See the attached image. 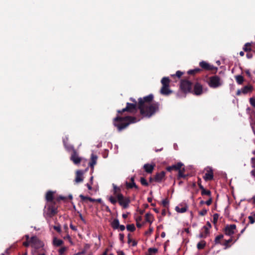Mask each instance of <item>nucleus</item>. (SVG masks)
<instances>
[{"label": "nucleus", "mask_w": 255, "mask_h": 255, "mask_svg": "<svg viewBox=\"0 0 255 255\" xmlns=\"http://www.w3.org/2000/svg\"><path fill=\"white\" fill-rule=\"evenodd\" d=\"M70 228L73 230V231H76L77 230V228L76 227H75V226H74L73 225H72V224H71L70 225Z\"/></svg>", "instance_id": "nucleus-58"}, {"label": "nucleus", "mask_w": 255, "mask_h": 255, "mask_svg": "<svg viewBox=\"0 0 255 255\" xmlns=\"http://www.w3.org/2000/svg\"><path fill=\"white\" fill-rule=\"evenodd\" d=\"M235 79L236 80L237 83L239 85L243 84L244 81V78L242 75H237L235 76Z\"/></svg>", "instance_id": "nucleus-29"}, {"label": "nucleus", "mask_w": 255, "mask_h": 255, "mask_svg": "<svg viewBox=\"0 0 255 255\" xmlns=\"http://www.w3.org/2000/svg\"><path fill=\"white\" fill-rule=\"evenodd\" d=\"M130 182H126L125 184L127 189H132L135 188L136 189H138V187L136 185L134 182V177L132 176L130 179Z\"/></svg>", "instance_id": "nucleus-13"}, {"label": "nucleus", "mask_w": 255, "mask_h": 255, "mask_svg": "<svg viewBox=\"0 0 255 255\" xmlns=\"http://www.w3.org/2000/svg\"><path fill=\"white\" fill-rule=\"evenodd\" d=\"M31 247L36 250L43 248L44 246V243L37 236H34L30 238Z\"/></svg>", "instance_id": "nucleus-6"}, {"label": "nucleus", "mask_w": 255, "mask_h": 255, "mask_svg": "<svg viewBox=\"0 0 255 255\" xmlns=\"http://www.w3.org/2000/svg\"><path fill=\"white\" fill-rule=\"evenodd\" d=\"M204 227H206L208 229H210L211 228V225L209 222H207L206 225Z\"/></svg>", "instance_id": "nucleus-59"}, {"label": "nucleus", "mask_w": 255, "mask_h": 255, "mask_svg": "<svg viewBox=\"0 0 255 255\" xmlns=\"http://www.w3.org/2000/svg\"><path fill=\"white\" fill-rule=\"evenodd\" d=\"M193 87V83L188 80L183 79L180 81V88L184 93H191Z\"/></svg>", "instance_id": "nucleus-5"}, {"label": "nucleus", "mask_w": 255, "mask_h": 255, "mask_svg": "<svg viewBox=\"0 0 255 255\" xmlns=\"http://www.w3.org/2000/svg\"><path fill=\"white\" fill-rule=\"evenodd\" d=\"M224 237V236L222 234H221V235H219L218 236H217L216 238H215V244H222L221 243H220V240H221L222 239H223Z\"/></svg>", "instance_id": "nucleus-39"}, {"label": "nucleus", "mask_w": 255, "mask_h": 255, "mask_svg": "<svg viewBox=\"0 0 255 255\" xmlns=\"http://www.w3.org/2000/svg\"><path fill=\"white\" fill-rule=\"evenodd\" d=\"M242 91V94L245 95L249 93H251L253 90V87L251 85L249 84L244 86L241 88Z\"/></svg>", "instance_id": "nucleus-20"}, {"label": "nucleus", "mask_w": 255, "mask_h": 255, "mask_svg": "<svg viewBox=\"0 0 255 255\" xmlns=\"http://www.w3.org/2000/svg\"><path fill=\"white\" fill-rule=\"evenodd\" d=\"M205 203L207 205L210 206L212 203V198L211 196H210L209 199L207 201H205Z\"/></svg>", "instance_id": "nucleus-50"}, {"label": "nucleus", "mask_w": 255, "mask_h": 255, "mask_svg": "<svg viewBox=\"0 0 255 255\" xmlns=\"http://www.w3.org/2000/svg\"><path fill=\"white\" fill-rule=\"evenodd\" d=\"M157 251L158 250L156 248H150L148 249V252L149 253H151V254H155L157 252Z\"/></svg>", "instance_id": "nucleus-43"}, {"label": "nucleus", "mask_w": 255, "mask_h": 255, "mask_svg": "<svg viewBox=\"0 0 255 255\" xmlns=\"http://www.w3.org/2000/svg\"><path fill=\"white\" fill-rule=\"evenodd\" d=\"M201 178H198V181H197V183H198V185L199 186V187L200 189H202L203 188H204V187L201 184Z\"/></svg>", "instance_id": "nucleus-51"}, {"label": "nucleus", "mask_w": 255, "mask_h": 255, "mask_svg": "<svg viewBox=\"0 0 255 255\" xmlns=\"http://www.w3.org/2000/svg\"><path fill=\"white\" fill-rule=\"evenodd\" d=\"M53 229L58 233H60L61 232V226L59 224L53 227Z\"/></svg>", "instance_id": "nucleus-45"}, {"label": "nucleus", "mask_w": 255, "mask_h": 255, "mask_svg": "<svg viewBox=\"0 0 255 255\" xmlns=\"http://www.w3.org/2000/svg\"><path fill=\"white\" fill-rule=\"evenodd\" d=\"M68 247L63 246L58 250L59 255H63L65 252L68 250Z\"/></svg>", "instance_id": "nucleus-35"}, {"label": "nucleus", "mask_w": 255, "mask_h": 255, "mask_svg": "<svg viewBox=\"0 0 255 255\" xmlns=\"http://www.w3.org/2000/svg\"><path fill=\"white\" fill-rule=\"evenodd\" d=\"M207 211L208 210L207 209H203L201 211L199 212V214L202 216H205L207 213Z\"/></svg>", "instance_id": "nucleus-44"}, {"label": "nucleus", "mask_w": 255, "mask_h": 255, "mask_svg": "<svg viewBox=\"0 0 255 255\" xmlns=\"http://www.w3.org/2000/svg\"><path fill=\"white\" fill-rule=\"evenodd\" d=\"M243 50L247 52H250L252 50L251 44L250 43H247L245 44Z\"/></svg>", "instance_id": "nucleus-34"}, {"label": "nucleus", "mask_w": 255, "mask_h": 255, "mask_svg": "<svg viewBox=\"0 0 255 255\" xmlns=\"http://www.w3.org/2000/svg\"><path fill=\"white\" fill-rule=\"evenodd\" d=\"M45 199L47 203L55 202V201H54V192L51 191H47L45 195Z\"/></svg>", "instance_id": "nucleus-15"}, {"label": "nucleus", "mask_w": 255, "mask_h": 255, "mask_svg": "<svg viewBox=\"0 0 255 255\" xmlns=\"http://www.w3.org/2000/svg\"><path fill=\"white\" fill-rule=\"evenodd\" d=\"M178 174L177 177V178L178 180H180L181 178L186 179L187 178V177L188 176V174H184V172L185 171V169L184 167H183V168L181 167V168H180V169H179L178 170Z\"/></svg>", "instance_id": "nucleus-18"}, {"label": "nucleus", "mask_w": 255, "mask_h": 255, "mask_svg": "<svg viewBox=\"0 0 255 255\" xmlns=\"http://www.w3.org/2000/svg\"><path fill=\"white\" fill-rule=\"evenodd\" d=\"M170 82V80L169 79L168 77H163L161 80V83L162 86L169 87Z\"/></svg>", "instance_id": "nucleus-25"}, {"label": "nucleus", "mask_w": 255, "mask_h": 255, "mask_svg": "<svg viewBox=\"0 0 255 255\" xmlns=\"http://www.w3.org/2000/svg\"><path fill=\"white\" fill-rule=\"evenodd\" d=\"M219 214L217 213H215L213 215V222L214 224H216L218 221L219 218Z\"/></svg>", "instance_id": "nucleus-42"}, {"label": "nucleus", "mask_w": 255, "mask_h": 255, "mask_svg": "<svg viewBox=\"0 0 255 255\" xmlns=\"http://www.w3.org/2000/svg\"><path fill=\"white\" fill-rule=\"evenodd\" d=\"M112 193L113 196L109 197L108 200L113 204L115 205L117 202L124 209L129 207L131 200L129 197H126L122 193V187L115 184H112Z\"/></svg>", "instance_id": "nucleus-2"}, {"label": "nucleus", "mask_w": 255, "mask_h": 255, "mask_svg": "<svg viewBox=\"0 0 255 255\" xmlns=\"http://www.w3.org/2000/svg\"><path fill=\"white\" fill-rule=\"evenodd\" d=\"M119 228L120 229V230L122 231H124L125 230V226L124 225H119Z\"/></svg>", "instance_id": "nucleus-61"}, {"label": "nucleus", "mask_w": 255, "mask_h": 255, "mask_svg": "<svg viewBox=\"0 0 255 255\" xmlns=\"http://www.w3.org/2000/svg\"><path fill=\"white\" fill-rule=\"evenodd\" d=\"M97 158L98 157L96 155L94 154H91V161L89 162V166L92 169H93L94 166L96 164Z\"/></svg>", "instance_id": "nucleus-22"}, {"label": "nucleus", "mask_w": 255, "mask_h": 255, "mask_svg": "<svg viewBox=\"0 0 255 255\" xmlns=\"http://www.w3.org/2000/svg\"><path fill=\"white\" fill-rule=\"evenodd\" d=\"M63 145L64 146L65 149L68 151H72V152H73V150H75V149L74 148V146L72 145H71L68 143H64Z\"/></svg>", "instance_id": "nucleus-30"}, {"label": "nucleus", "mask_w": 255, "mask_h": 255, "mask_svg": "<svg viewBox=\"0 0 255 255\" xmlns=\"http://www.w3.org/2000/svg\"><path fill=\"white\" fill-rule=\"evenodd\" d=\"M206 243L205 241H201L197 244V248L198 250L203 249L206 246Z\"/></svg>", "instance_id": "nucleus-31"}, {"label": "nucleus", "mask_w": 255, "mask_h": 255, "mask_svg": "<svg viewBox=\"0 0 255 255\" xmlns=\"http://www.w3.org/2000/svg\"><path fill=\"white\" fill-rule=\"evenodd\" d=\"M145 221L149 223L150 224L153 222V216L150 213H147L145 215Z\"/></svg>", "instance_id": "nucleus-27"}, {"label": "nucleus", "mask_w": 255, "mask_h": 255, "mask_svg": "<svg viewBox=\"0 0 255 255\" xmlns=\"http://www.w3.org/2000/svg\"><path fill=\"white\" fill-rule=\"evenodd\" d=\"M65 197H63V196H59L57 199V200L58 201H59L60 200H64L65 199Z\"/></svg>", "instance_id": "nucleus-56"}, {"label": "nucleus", "mask_w": 255, "mask_h": 255, "mask_svg": "<svg viewBox=\"0 0 255 255\" xmlns=\"http://www.w3.org/2000/svg\"><path fill=\"white\" fill-rule=\"evenodd\" d=\"M240 236H241V234H238L236 236V239L234 238V240H233L234 243H235L236 242H237V241L240 238Z\"/></svg>", "instance_id": "nucleus-62"}, {"label": "nucleus", "mask_w": 255, "mask_h": 255, "mask_svg": "<svg viewBox=\"0 0 255 255\" xmlns=\"http://www.w3.org/2000/svg\"><path fill=\"white\" fill-rule=\"evenodd\" d=\"M154 165L150 164H145L143 166V168L145 171L148 173H151L154 169Z\"/></svg>", "instance_id": "nucleus-23"}, {"label": "nucleus", "mask_w": 255, "mask_h": 255, "mask_svg": "<svg viewBox=\"0 0 255 255\" xmlns=\"http://www.w3.org/2000/svg\"><path fill=\"white\" fill-rule=\"evenodd\" d=\"M140 182L141 184L145 186H148V183L147 182L146 180L144 177H141L140 179Z\"/></svg>", "instance_id": "nucleus-40"}, {"label": "nucleus", "mask_w": 255, "mask_h": 255, "mask_svg": "<svg viewBox=\"0 0 255 255\" xmlns=\"http://www.w3.org/2000/svg\"><path fill=\"white\" fill-rule=\"evenodd\" d=\"M153 95L149 94L138 99V104L127 103L126 107L117 111L118 115L113 120V125L117 128L118 131H121L126 128L130 124L137 122L136 118L130 116H123L125 113L132 114L135 113L138 109L140 114L149 118L158 111L159 104L157 102L152 103Z\"/></svg>", "instance_id": "nucleus-1"}, {"label": "nucleus", "mask_w": 255, "mask_h": 255, "mask_svg": "<svg viewBox=\"0 0 255 255\" xmlns=\"http://www.w3.org/2000/svg\"><path fill=\"white\" fill-rule=\"evenodd\" d=\"M199 66L202 68V69L206 71H209L212 72L213 74L217 73L218 68L213 65H211L208 62L202 61L199 63Z\"/></svg>", "instance_id": "nucleus-7"}, {"label": "nucleus", "mask_w": 255, "mask_h": 255, "mask_svg": "<svg viewBox=\"0 0 255 255\" xmlns=\"http://www.w3.org/2000/svg\"><path fill=\"white\" fill-rule=\"evenodd\" d=\"M64 242L61 240L59 239L56 237H54L52 241L53 245L55 247H61L62 245H63Z\"/></svg>", "instance_id": "nucleus-21"}, {"label": "nucleus", "mask_w": 255, "mask_h": 255, "mask_svg": "<svg viewBox=\"0 0 255 255\" xmlns=\"http://www.w3.org/2000/svg\"><path fill=\"white\" fill-rule=\"evenodd\" d=\"M127 229L130 232H134L135 230V227L134 224H128L127 226Z\"/></svg>", "instance_id": "nucleus-37"}, {"label": "nucleus", "mask_w": 255, "mask_h": 255, "mask_svg": "<svg viewBox=\"0 0 255 255\" xmlns=\"http://www.w3.org/2000/svg\"><path fill=\"white\" fill-rule=\"evenodd\" d=\"M206 83L212 89H217L223 85L221 78L217 75H214L208 78Z\"/></svg>", "instance_id": "nucleus-3"}, {"label": "nucleus", "mask_w": 255, "mask_h": 255, "mask_svg": "<svg viewBox=\"0 0 255 255\" xmlns=\"http://www.w3.org/2000/svg\"><path fill=\"white\" fill-rule=\"evenodd\" d=\"M201 232L203 233L205 237H207L208 235L209 234V229H208L206 227H203V228L201 229Z\"/></svg>", "instance_id": "nucleus-38"}, {"label": "nucleus", "mask_w": 255, "mask_h": 255, "mask_svg": "<svg viewBox=\"0 0 255 255\" xmlns=\"http://www.w3.org/2000/svg\"><path fill=\"white\" fill-rule=\"evenodd\" d=\"M165 172L163 171L157 173L154 177V181L156 182H160L165 180Z\"/></svg>", "instance_id": "nucleus-12"}, {"label": "nucleus", "mask_w": 255, "mask_h": 255, "mask_svg": "<svg viewBox=\"0 0 255 255\" xmlns=\"http://www.w3.org/2000/svg\"><path fill=\"white\" fill-rule=\"evenodd\" d=\"M153 231V228L150 227L149 228V230L145 232V235H150L152 233Z\"/></svg>", "instance_id": "nucleus-48"}, {"label": "nucleus", "mask_w": 255, "mask_h": 255, "mask_svg": "<svg viewBox=\"0 0 255 255\" xmlns=\"http://www.w3.org/2000/svg\"><path fill=\"white\" fill-rule=\"evenodd\" d=\"M188 208V206L187 205H185L184 207L180 208L179 206H176L175 208V210L178 213H184L185 212Z\"/></svg>", "instance_id": "nucleus-26"}, {"label": "nucleus", "mask_w": 255, "mask_h": 255, "mask_svg": "<svg viewBox=\"0 0 255 255\" xmlns=\"http://www.w3.org/2000/svg\"><path fill=\"white\" fill-rule=\"evenodd\" d=\"M183 74V73L180 71H177L175 74V75H171V77L173 79H176L177 78L178 79L180 78L182 75Z\"/></svg>", "instance_id": "nucleus-36"}, {"label": "nucleus", "mask_w": 255, "mask_h": 255, "mask_svg": "<svg viewBox=\"0 0 255 255\" xmlns=\"http://www.w3.org/2000/svg\"><path fill=\"white\" fill-rule=\"evenodd\" d=\"M246 56L248 59H251L253 57V54L251 53H247Z\"/></svg>", "instance_id": "nucleus-60"}, {"label": "nucleus", "mask_w": 255, "mask_h": 255, "mask_svg": "<svg viewBox=\"0 0 255 255\" xmlns=\"http://www.w3.org/2000/svg\"><path fill=\"white\" fill-rule=\"evenodd\" d=\"M129 100L132 102V103L131 104H138V102L135 100V99H133V98H130L129 99Z\"/></svg>", "instance_id": "nucleus-55"}, {"label": "nucleus", "mask_w": 255, "mask_h": 255, "mask_svg": "<svg viewBox=\"0 0 255 255\" xmlns=\"http://www.w3.org/2000/svg\"><path fill=\"white\" fill-rule=\"evenodd\" d=\"M236 229V225L235 224H231L227 225L224 229V233L226 235L229 236H233L232 235L235 233V230Z\"/></svg>", "instance_id": "nucleus-9"}, {"label": "nucleus", "mask_w": 255, "mask_h": 255, "mask_svg": "<svg viewBox=\"0 0 255 255\" xmlns=\"http://www.w3.org/2000/svg\"><path fill=\"white\" fill-rule=\"evenodd\" d=\"M172 91L169 89V87L162 86L160 89V93L163 95H169L172 93Z\"/></svg>", "instance_id": "nucleus-19"}, {"label": "nucleus", "mask_w": 255, "mask_h": 255, "mask_svg": "<svg viewBox=\"0 0 255 255\" xmlns=\"http://www.w3.org/2000/svg\"><path fill=\"white\" fill-rule=\"evenodd\" d=\"M83 172L82 170H77L76 172L75 182L77 183L82 182L83 181Z\"/></svg>", "instance_id": "nucleus-14"}, {"label": "nucleus", "mask_w": 255, "mask_h": 255, "mask_svg": "<svg viewBox=\"0 0 255 255\" xmlns=\"http://www.w3.org/2000/svg\"><path fill=\"white\" fill-rule=\"evenodd\" d=\"M201 69L200 68H196L193 70H190L187 72L189 75H195L196 73H200L201 71Z\"/></svg>", "instance_id": "nucleus-32"}, {"label": "nucleus", "mask_w": 255, "mask_h": 255, "mask_svg": "<svg viewBox=\"0 0 255 255\" xmlns=\"http://www.w3.org/2000/svg\"><path fill=\"white\" fill-rule=\"evenodd\" d=\"M79 197L81 198V199L83 201H84L86 200H88L89 201L92 202H98L100 203H101L102 202V199L101 198L95 199L92 198L90 197L85 196L82 194L80 195Z\"/></svg>", "instance_id": "nucleus-16"}, {"label": "nucleus", "mask_w": 255, "mask_h": 255, "mask_svg": "<svg viewBox=\"0 0 255 255\" xmlns=\"http://www.w3.org/2000/svg\"><path fill=\"white\" fill-rule=\"evenodd\" d=\"M79 218L80 219H81V220L84 223V224H86V221L85 220V219L83 218L82 215L80 213L79 215Z\"/></svg>", "instance_id": "nucleus-53"}, {"label": "nucleus", "mask_w": 255, "mask_h": 255, "mask_svg": "<svg viewBox=\"0 0 255 255\" xmlns=\"http://www.w3.org/2000/svg\"><path fill=\"white\" fill-rule=\"evenodd\" d=\"M112 228L116 230L119 229L120 225L119 221L118 219H115L111 224Z\"/></svg>", "instance_id": "nucleus-28"}, {"label": "nucleus", "mask_w": 255, "mask_h": 255, "mask_svg": "<svg viewBox=\"0 0 255 255\" xmlns=\"http://www.w3.org/2000/svg\"><path fill=\"white\" fill-rule=\"evenodd\" d=\"M248 218L250 220L249 223L250 224H253L255 222V220L254 217L252 215L249 216Z\"/></svg>", "instance_id": "nucleus-47"}, {"label": "nucleus", "mask_w": 255, "mask_h": 255, "mask_svg": "<svg viewBox=\"0 0 255 255\" xmlns=\"http://www.w3.org/2000/svg\"><path fill=\"white\" fill-rule=\"evenodd\" d=\"M250 103L254 108H255V97H252L250 99Z\"/></svg>", "instance_id": "nucleus-46"}, {"label": "nucleus", "mask_w": 255, "mask_h": 255, "mask_svg": "<svg viewBox=\"0 0 255 255\" xmlns=\"http://www.w3.org/2000/svg\"><path fill=\"white\" fill-rule=\"evenodd\" d=\"M47 208L46 210L44 211V215L45 216L52 218L56 215L58 213L57 206L56 202H50L47 203L45 206V208Z\"/></svg>", "instance_id": "nucleus-4"}, {"label": "nucleus", "mask_w": 255, "mask_h": 255, "mask_svg": "<svg viewBox=\"0 0 255 255\" xmlns=\"http://www.w3.org/2000/svg\"><path fill=\"white\" fill-rule=\"evenodd\" d=\"M162 204L164 207L167 208L169 205V201L167 198H165L162 202Z\"/></svg>", "instance_id": "nucleus-41"}, {"label": "nucleus", "mask_w": 255, "mask_h": 255, "mask_svg": "<svg viewBox=\"0 0 255 255\" xmlns=\"http://www.w3.org/2000/svg\"><path fill=\"white\" fill-rule=\"evenodd\" d=\"M234 238H235V237L233 236H232L229 240H225L223 244H222V245L223 246H225V247H224L225 250H226V249L229 248L230 247H231V245L230 244L232 241H233Z\"/></svg>", "instance_id": "nucleus-24"}, {"label": "nucleus", "mask_w": 255, "mask_h": 255, "mask_svg": "<svg viewBox=\"0 0 255 255\" xmlns=\"http://www.w3.org/2000/svg\"><path fill=\"white\" fill-rule=\"evenodd\" d=\"M214 174L213 170L210 169L205 174L203 178L205 181H210L213 179Z\"/></svg>", "instance_id": "nucleus-17"}, {"label": "nucleus", "mask_w": 255, "mask_h": 255, "mask_svg": "<svg viewBox=\"0 0 255 255\" xmlns=\"http://www.w3.org/2000/svg\"><path fill=\"white\" fill-rule=\"evenodd\" d=\"M183 166L184 164L182 162H179L177 164L166 167V169L169 172H171L173 170L178 171Z\"/></svg>", "instance_id": "nucleus-10"}, {"label": "nucleus", "mask_w": 255, "mask_h": 255, "mask_svg": "<svg viewBox=\"0 0 255 255\" xmlns=\"http://www.w3.org/2000/svg\"><path fill=\"white\" fill-rule=\"evenodd\" d=\"M241 93H242V89H239L238 90V91H237V93H236V95L237 96H239L241 94Z\"/></svg>", "instance_id": "nucleus-64"}, {"label": "nucleus", "mask_w": 255, "mask_h": 255, "mask_svg": "<svg viewBox=\"0 0 255 255\" xmlns=\"http://www.w3.org/2000/svg\"><path fill=\"white\" fill-rule=\"evenodd\" d=\"M23 246L25 247H28V246H31V242H30V240H29V241H26L25 242H24L22 244Z\"/></svg>", "instance_id": "nucleus-49"}, {"label": "nucleus", "mask_w": 255, "mask_h": 255, "mask_svg": "<svg viewBox=\"0 0 255 255\" xmlns=\"http://www.w3.org/2000/svg\"><path fill=\"white\" fill-rule=\"evenodd\" d=\"M70 159L76 164L80 163L81 160V158L79 156L78 153L76 150H73L72 152Z\"/></svg>", "instance_id": "nucleus-11"}, {"label": "nucleus", "mask_w": 255, "mask_h": 255, "mask_svg": "<svg viewBox=\"0 0 255 255\" xmlns=\"http://www.w3.org/2000/svg\"><path fill=\"white\" fill-rule=\"evenodd\" d=\"M68 137L66 136L65 137H64L63 138V144L64 143H68Z\"/></svg>", "instance_id": "nucleus-54"}, {"label": "nucleus", "mask_w": 255, "mask_h": 255, "mask_svg": "<svg viewBox=\"0 0 255 255\" xmlns=\"http://www.w3.org/2000/svg\"><path fill=\"white\" fill-rule=\"evenodd\" d=\"M201 195H207L209 197L211 196V192L209 190H206L204 188L201 189Z\"/></svg>", "instance_id": "nucleus-33"}, {"label": "nucleus", "mask_w": 255, "mask_h": 255, "mask_svg": "<svg viewBox=\"0 0 255 255\" xmlns=\"http://www.w3.org/2000/svg\"><path fill=\"white\" fill-rule=\"evenodd\" d=\"M124 237H125V236H124V235L123 234L121 233V234H119L120 240L122 243L124 242Z\"/></svg>", "instance_id": "nucleus-52"}, {"label": "nucleus", "mask_w": 255, "mask_h": 255, "mask_svg": "<svg viewBox=\"0 0 255 255\" xmlns=\"http://www.w3.org/2000/svg\"><path fill=\"white\" fill-rule=\"evenodd\" d=\"M199 237L200 238H206V237L204 235L203 233H202V232H200V234L199 235Z\"/></svg>", "instance_id": "nucleus-63"}, {"label": "nucleus", "mask_w": 255, "mask_h": 255, "mask_svg": "<svg viewBox=\"0 0 255 255\" xmlns=\"http://www.w3.org/2000/svg\"><path fill=\"white\" fill-rule=\"evenodd\" d=\"M142 218L141 216H138L135 219L136 222L138 223L140 221H141L142 220Z\"/></svg>", "instance_id": "nucleus-57"}, {"label": "nucleus", "mask_w": 255, "mask_h": 255, "mask_svg": "<svg viewBox=\"0 0 255 255\" xmlns=\"http://www.w3.org/2000/svg\"><path fill=\"white\" fill-rule=\"evenodd\" d=\"M203 92V88L201 84L199 82H195L193 83V87H192V91L191 93L196 96H200L202 94Z\"/></svg>", "instance_id": "nucleus-8"}]
</instances>
